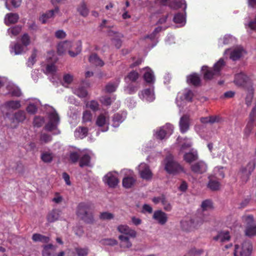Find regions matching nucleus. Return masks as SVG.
<instances>
[{"instance_id": "nucleus-1", "label": "nucleus", "mask_w": 256, "mask_h": 256, "mask_svg": "<svg viewBox=\"0 0 256 256\" xmlns=\"http://www.w3.org/2000/svg\"><path fill=\"white\" fill-rule=\"evenodd\" d=\"M82 50L81 43L79 42L66 40L58 45L57 50L59 54L68 52L70 56L74 57L78 54Z\"/></svg>"}, {"instance_id": "nucleus-2", "label": "nucleus", "mask_w": 256, "mask_h": 256, "mask_svg": "<svg viewBox=\"0 0 256 256\" xmlns=\"http://www.w3.org/2000/svg\"><path fill=\"white\" fill-rule=\"evenodd\" d=\"M76 215L86 223H93L94 218L92 204L89 202L80 203L76 208Z\"/></svg>"}, {"instance_id": "nucleus-3", "label": "nucleus", "mask_w": 256, "mask_h": 256, "mask_svg": "<svg viewBox=\"0 0 256 256\" xmlns=\"http://www.w3.org/2000/svg\"><path fill=\"white\" fill-rule=\"evenodd\" d=\"M225 63L224 60L220 58L216 62L213 68H208L207 66H203L202 70L204 75V80H210L215 77L218 76L220 74V72L224 67Z\"/></svg>"}, {"instance_id": "nucleus-4", "label": "nucleus", "mask_w": 256, "mask_h": 256, "mask_svg": "<svg viewBox=\"0 0 256 256\" xmlns=\"http://www.w3.org/2000/svg\"><path fill=\"white\" fill-rule=\"evenodd\" d=\"M164 169L168 174H174L184 172L183 167L171 155L168 156L164 160Z\"/></svg>"}, {"instance_id": "nucleus-5", "label": "nucleus", "mask_w": 256, "mask_h": 256, "mask_svg": "<svg viewBox=\"0 0 256 256\" xmlns=\"http://www.w3.org/2000/svg\"><path fill=\"white\" fill-rule=\"evenodd\" d=\"M252 250L251 243L248 241L244 242L240 246H235L234 252V256H250Z\"/></svg>"}, {"instance_id": "nucleus-6", "label": "nucleus", "mask_w": 256, "mask_h": 256, "mask_svg": "<svg viewBox=\"0 0 256 256\" xmlns=\"http://www.w3.org/2000/svg\"><path fill=\"white\" fill-rule=\"evenodd\" d=\"M48 118V121L45 126V129L50 132L56 130L60 122V118L56 111L52 110L49 112Z\"/></svg>"}, {"instance_id": "nucleus-7", "label": "nucleus", "mask_w": 256, "mask_h": 256, "mask_svg": "<svg viewBox=\"0 0 256 256\" xmlns=\"http://www.w3.org/2000/svg\"><path fill=\"white\" fill-rule=\"evenodd\" d=\"M204 220H199L198 218L194 220H184L180 222L181 227L185 231H190L200 226Z\"/></svg>"}, {"instance_id": "nucleus-8", "label": "nucleus", "mask_w": 256, "mask_h": 256, "mask_svg": "<svg viewBox=\"0 0 256 256\" xmlns=\"http://www.w3.org/2000/svg\"><path fill=\"white\" fill-rule=\"evenodd\" d=\"M138 170L139 174L142 179L150 180L152 178V173L149 166L146 164H140L138 167Z\"/></svg>"}, {"instance_id": "nucleus-9", "label": "nucleus", "mask_w": 256, "mask_h": 256, "mask_svg": "<svg viewBox=\"0 0 256 256\" xmlns=\"http://www.w3.org/2000/svg\"><path fill=\"white\" fill-rule=\"evenodd\" d=\"M103 180L110 188H115L119 182L116 174L112 172L108 173L104 176Z\"/></svg>"}, {"instance_id": "nucleus-10", "label": "nucleus", "mask_w": 256, "mask_h": 256, "mask_svg": "<svg viewBox=\"0 0 256 256\" xmlns=\"http://www.w3.org/2000/svg\"><path fill=\"white\" fill-rule=\"evenodd\" d=\"M208 166L205 162L202 160L198 161L190 166L191 170L197 174H202L207 170Z\"/></svg>"}, {"instance_id": "nucleus-11", "label": "nucleus", "mask_w": 256, "mask_h": 256, "mask_svg": "<svg viewBox=\"0 0 256 256\" xmlns=\"http://www.w3.org/2000/svg\"><path fill=\"white\" fill-rule=\"evenodd\" d=\"M174 130L172 125L167 124L156 132V136L160 140L164 139L166 135H170L172 134Z\"/></svg>"}, {"instance_id": "nucleus-12", "label": "nucleus", "mask_w": 256, "mask_h": 256, "mask_svg": "<svg viewBox=\"0 0 256 256\" xmlns=\"http://www.w3.org/2000/svg\"><path fill=\"white\" fill-rule=\"evenodd\" d=\"M117 230L122 234L129 236L132 238H135L137 235L136 232L126 224H120L118 226Z\"/></svg>"}, {"instance_id": "nucleus-13", "label": "nucleus", "mask_w": 256, "mask_h": 256, "mask_svg": "<svg viewBox=\"0 0 256 256\" xmlns=\"http://www.w3.org/2000/svg\"><path fill=\"white\" fill-rule=\"evenodd\" d=\"M152 218L160 225H164L168 220V214L160 210L154 212Z\"/></svg>"}, {"instance_id": "nucleus-14", "label": "nucleus", "mask_w": 256, "mask_h": 256, "mask_svg": "<svg viewBox=\"0 0 256 256\" xmlns=\"http://www.w3.org/2000/svg\"><path fill=\"white\" fill-rule=\"evenodd\" d=\"M250 82V78L244 73L241 72L236 74L234 83L238 86H244L246 84Z\"/></svg>"}, {"instance_id": "nucleus-15", "label": "nucleus", "mask_w": 256, "mask_h": 256, "mask_svg": "<svg viewBox=\"0 0 256 256\" xmlns=\"http://www.w3.org/2000/svg\"><path fill=\"white\" fill-rule=\"evenodd\" d=\"M190 119L188 115L185 114L182 116L179 122L180 130L182 133L187 132L190 128Z\"/></svg>"}, {"instance_id": "nucleus-16", "label": "nucleus", "mask_w": 256, "mask_h": 256, "mask_svg": "<svg viewBox=\"0 0 256 256\" xmlns=\"http://www.w3.org/2000/svg\"><path fill=\"white\" fill-rule=\"evenodd\" d=\"M76 11L78 14L84 17H87L90 13V9L86 2L84 1L81 2L76 7Z\"/></svg>"}, {"instance_id": "nucleus-17", "label": "nucleus", "mask_w": 256, "mask_h": 256, "mask_svg": "<svg viewBox=\"0 0 256 256\" xmlns=\"http://www.w3.org/2000/svg\"><path fill=\"white\" fill-rule=\"evenodd\" d=\"M140 97L147 102H152L154 99V93L152 89L146 88L139 94Z\"/></svg>"}, {"instance_id": "nucleus-18", "label": "nucleus", "mask_w": 256, "mask_h": 256, "mask_svg": "<svg viewBox=\"0 0 256 256\" xmlns=\"http://www.w3.org/2000/svg\"><path fill=\"white\" fill-rule=\"evenodd\" d=\"M184 160L187 163L190 164L198 158V155L196 150H192L190 152L184 154L183 156Z\"/></svg>"}, {"instance_id": "nucleus-19", "label": "nucleus", "mask_w": 256, "mask_h": 256, "mask_svg": "<svg viewBox=\"0 0 256 256\" xmlns=\"http://www.w3.org/2000/svg\"><path fill=\"white\" fill-rule=\"evenodd\" d=\"M59 12V8L56 6L54 9L49 10L46 14H43L40 18V20L42 24L46 23L48 18L54 17L56 14Z\"/></svg>"}, {"instance_id": "nucleus-20", "label": "nucleus", "mask_w": 256, "mask_h": 256, "mask_svg": "<svg viewBox=\"0 0 256 256\" xmlns=\"http://www.w3.org/2000/svg\"><path fill=\"white\" fill-rule=\"evenodd\" d=\"M129 236L124 234H120L118 238L120 241V248H129L132 246V243L130 240Z\"/></svg>"}, {"instance_id": "nucleus-21", "label": "nucleus", "mask_w": 256, "mask_h": 256, "mask_svg": "<svg viewBox=\"0 0 256 256\" xmlns=\"http://www.w3.org/2000/svg\"><path fill=\"white\" fill-rule=\"evenodd\" d=\"M62 212L58 209H54L48 212L46 218L49 222H54L59 220Z\"/></svg>"}, {"instance_id": "nucleus-22", "label": "nucleus", "mask_w": 256, "mask_h": 256, "mask_svg": "<svg viewBox=\"0 0 256 256\" xmlns=\"http://www.w3.org/2000/svg\"><path fill=\"white\" fill-rule=\"evenodd\" d=\"M230 236L228 231H222L219 232L217 236L214 237L213 239L220 242H225L230 240Z\"/></svg>"}, {"instance_id": "nucleus-23", "label": "nucleus", "mask_w": 256, "mask_h": 256, "mask_svg": "<svg viewBox=\"0 0 256 256\" xmlns=\"http://www.w3.org/2000/svg\"><path fill=\"white\" fill-rule=\"evenodd\" d=\"M19 19V16L16 13L7 14L4 17V23L6 25L9 26L11 24L16 23Z\"/></svg>"}, {"instance_id": "nucleus-24", "label": "nucleus", "mask_w": 256, "mask_h": 256, "mask_svg": "<svg viewBox=\"0 0 256 256\" xmlns=\"http://www.w3.org/2000/svg\"><path fill=\"white\" fill-rule=\"evenodd\" d=\"M208 178V187L212 190H218L220 186L218 181L220 179L216 178L212 176H210Z\"/></svg>"}, {"instance_id": "nucleus-25", "label": "nucleus", "mask_w": 256, "mask_h": 256, "mask_svg": "<svg viewBox=\"0 0 256 256\" xmlns=\"http://www.w3.org/2000/svg\"><path fill=\"white\" fill-rule=\"evenodd\" d=\"M256 164L254 161H251L248 162L247 166L242 170L243 176H246V180L248 176L251 174L255 168Z\"/></svg>"}, {"instance_id": "nucleus-26", "label": "nucleus", "mask_w": 256, "mask_h": 256, "mask_svg": "<svg viewBox=\"0 0 256 256\" xmlns=\"http://www.w3.org/2000/svg\"><path fill=\"white\" fill-rule=\"evenodd\" d=\"M244 52V50L242 47H238L232 50L230 53V58L233 60H238Z\"/></svg>"}, {"instance_id": "nucleus-27", "label": "nucleus", "mask_w": 256, "mask_h": 256, "mask_svg": "<svg viewBox=\"0 0 256 256\" xmlns=\"http://www.w3.org/2000/svg\"><path fill=\"white\" fill-rule=\"evenodd\" d=\"M200 120L201 122L203 124H214V122H221L222 118L218 116H210L201 118Z\"/></svg>"}, {"instance_id": "nucleus-28", "label": "nucleus", "mask_w": 256, "mask_h": 256, "mask_svg": "<svg viewBox=\"0 0 256 256\" xmlns=\"http://www.w3.org/2000/svg\"><path fill=\"white\" fill-rule=\"evenodd\" d=\"M187 82L194 86H198L200 84V78L196 74H193L187 77Z\"/></svg>"}, {"instance_id": "nucleus-29", "label": "nucleus", "mask_w": 256, "mask_h": 256, "mask_svg": "<svg viewBox=\"0 0 256 256\" xmlns=\"http://www.w3.org/2000/svg\"><path fill=\"white\" fill-rule=\"evenodd\" d=\"M80 166L84 167V166H92L90 164V157L88 154H85L80 157Z\"/></svg>"}, {"instance_id": "nucleus-30", "label": "nucleus", "mask_w": 256, "mask_h": 256, "mask_svg": "<svg viewBox=\"0 0 256 256\" xmlns=\"http://www.w3.org/2000/svg\"><path fill=\"white\" fill-rule=\"evenodd\" d=\"M88 132V128L80 126L74 132V136L77 138H82L87 136Z\"/></svg>"}, {"instance_id": "nucleus-31", "label": "nucleus", "mask_w": 256, "mask_h": 256, "mask_svg": "<svg viewBox=\"0 0 256 256\" xmlns=\"http://www.w3.org/2000/svg\"><path fill=\"white\" fill-rule=\"evenodd\" d=\"M54 154L50 152H43L41 154L40 158L45 163H50L54 158Z\"/></svg>"}, {"instance_id": "nucleus-32", "label": "nucleus", "mask_w": 256, "mask_h": 256, "mask_svg": "<svg viewBox=\"0 0 256 256\" xmlns=\"http://www.w3.org/2000/svg\"><path fill=\"white\" fill-rule=\"evenodd\" d=\"M144 80L146 82L153 83L154 81V76L153 72L150 68H146L144 75Z\"/></svg>"}, {"instance_id": "nucleus-33", "label": "nucleus", "mask_w": 256, "mask_h": 256, "mask_svg": "<svg viewBox=\"0 0 256 256\" xmlns=\"http://www.w3.org/2000/svg\"><path fill=\"white\" fill-rule=\"evenodd\" d=\"M89 61L96 66H102L104 65V62L96 54H92L89 58Z\"/></svg>"}, {"instance_id": "nucleus-34", "label": "nucleus", "mask_w": 256, "mask_h": 256, "mask_svg": "<svg viewBox=\"0 0 256 256\" xmlns=\"http://www.w3.org/2000/svg\"><path fill=\"white\" fill-rule=\"evenodd\" d=\"M136 182V180L132 176H126L123 178L122 186L126 188H131Z\"/></svg>"}, {"instance_id": "nucleus-35", "label": "nucleus", "mask_w": 256, "mask_h": 256, "mask_svg": "<svg viewBox=\"0 0 256 256\" xmlns=\"http://www.w3.org/2000/svg\"><path fill=\"white\" fill-rule=\"evenodd\" d=\"M32 240L34 242H40L44 243H48L50 241L49 237L39 234H34L32 236Z\"/></svg>"}, {"instance_id": "nucleus-36", "label": "nucleus", "mask_w": 256, "mask_h": 256, "mask_svg": "<svg viewBox=\"0 0 256 256\" xmlns=\"http://www.w3.org/2000/svg\"><path fill=\"white\" fill-rule=\"evenodd\" d=\"M78 256H87L90 252V249L88 247H76L74 248Z\"/></svg>"}, {"instance_id": "nucleus-37", "label": "nucleus", "mask_w": 256, "mask_h": 256, "mask_svg": "<svg viewBox=\"0 0 256 256\" xmlns=\"http://www.w3.org/2000/svg\"><path fill=\"white\" fill-rule=\"evenodd\" d=\"M24 46L20 44L16 43L11 46V52H14L16 55L20 54L24 52Z\"/></svg>"}, {"instance_id": "nucleus-38", "label": "nucleus", "mask_w": 256, "mask_h": 256, "mask_svg": "<svg viewBox=\"0 0 256 256\" xmlns=\"http://www.w3.org/2000/svg\"><path fill=\"white\" fill-rule=\"evenodd\" d=\"M108 121V116L106 114H101L97 118L96 120V124L102 127L106 124Z\"/></svg>"}, {"instance_id": "nucleus-39", "label": "nucleus", "mask_w": 256, "mask_h": 256, "mask_svg": "<svg viewBox=\"0 0 256 256\" xmlns=\"http://www.w3.org/2000/svg\"><path fill=\"white\" fill-rule=\"evenodd\" d=\"M126 118V114H116L114 116L113 122L114 126H118L120 123L122 122Z\"/></svg>"}, {"instance_id": "nucleus-40", "label": "nucleus", "mask_w": 256, "mask_h": 256, "mask_svg": "<svg viewBox=\"0 0 256 256\" xmlns=\"http://www.w3.org/2000/svg\"><path fill=\"white\" fill-rule=\"evenodd\" d=\"M74 76L70 74H66L64 75L63 76V81L62 82V84L66 88H68V86L73 81Z\"/></svg>"}, {"instance_id": "nucleus-41", "label": "nucleus", "mask_w": 256, "mask_h": 256, "mask_svg": "<svg viewBox=\"0 0 256 256\" xmlns=\"http://www.w3.org/2000/svg\"><path fill=\"white\" fill-rule=\"evenodd\" d=\"M218 179H221L224 178V173L223 170V168L220 166L216 167L214 170V175H212Z\"/></svg>"}, {"instance_id": "nucleus-42", "label": "nucleus", "mask_w": 256, "mask_h": 256, "mask_svg": "<svg viewBox=\"0 0 256 256\" xmlns=\"http://www.w3.org/2000/svg\"><path fill=\"white\" fill-rule=\"evenodd\" d=\"M22 30V27L20 26H16L13 27H11L8 30V32L10 36H16Z\"/></svg>"}, {"instance_id": "nucleus-43", "label": "nucleus", "mask_w": 256, "mask_h": 256, "mask_svg": "<svg viewBox=\"0 0 256 256\" xmlns=\"http://www.w3.org/2000/svg\"><path fill=\"white\" fill-rule=\"evenodd\" d=\"M246 234L248 236L256 235V225L247 226L245 230Z\"/></svg>"}, {"instance_id": "nucleus-44", "label": "nucleus", "mask_w": 256, "mask_h": 256, "mask_svg": "<svg viewBox=\"0 0 256 256\" xmlns=\"http://www.w3.org/2000/svg\"><path fill=\"white\" fill-rule=\"evenodd\" d=\"M74 93L80 98H84L88 94L86 88L82 86L79 87L74 90Z\"/></svg>"}, {"instance_id": "nucleus-45", "label": "nucleus", "mask_w": 256, "mask_h": 256, "mask_svg": "<svg viewBox=\"0 0 256 256\" xmlns=\"http://www.w3.org/2000/svg\"><path fill=\"white\" fill-rule=\"evenodd\" d=\"M120 82V80H118L116 82H110L106 86V90L107 92H114Z\"/></svg>"}, {"instance_id": "nucleus-46", "label": "nucleus", "mask_w": 256, "mask_h": 256, "mask_svg": "<svg viewBox=\"0 0 256 256\" xmlns=\"http://www.w3.org/2000/svg\"><path fill=\"white\" fill-rule=\"evenodd\" d=\"M25 119L26 114L24 111L20 110L14 114V120L18 122H22Z\"/></svg>"}, {"instance_id": "nucleus-47", "label": "nucleus", "mask_w": 256, "mask_h": 256, "mask_svg": "<svg viewBox=\"0 0 256 256\" xmlns=\"http://www.w3.org/2000/svg\"><path fill=\"white\" fill-rule=\"evenodd\" d=\"M174 22L180 24H184L185 23V18L182 14H177L174 18Z\"/></svg>"}, {"instance_id": "nucleus-48", "label": "nucleus", "mask_w": 256, "mask_h": 256, "mask_svg": "<svg viewBox=\"0 0 256 256\" xmlns=\"http://www.w3.org/2000/svg\"><path fill=\"white\" fill-rule=\"evenodd\" d=\"M139 74L138 72L136 71H132L130 72L126 77V80L128 79L131 82H135L138 78Z\"/></svg>"}, {"instance_id": "nucleus-49", "label": "nucleus", "mask_w": 256, "mask_h": 256, "mask_svg": "<svg viewBox=\"0 0 256 256\" xmlns=\"http://www.w3.org/2000/svg\"><path fill=\"white\" fill-rule=\"evenodd\" d=\"M114 218V214L108 212H102L100 215V218L102 220H110Z\"/></svg>"}, {"instance_id": "nucleus-50", "label": "nucleus", "mask_w": 256, "mask_h": 256, "mask_svg": "<svg viewBox=\"0 0 256 256\" xmlns=\"http://www.w3.org/2000/svg\"><path fill=\"white\" fill-rule=\"evenodd\" d=\"M6 106L12 109H18L20 106V104L19 101L18 100H11L6 102Z\"/></svg>"}, {"instance_id": "nucleus-51", "label": "nucleus", "mask_w": 256, "mask_h": 256, "mask_svg": "<svg viewBox=\"0 0 256 256\" xmlns=\"http://www.w3.org/2000/svg\"><path fill=\"white\" fill-rule=\"evenodd\" d=\"M202 210H208L212 208V203L210 200H206L204 201L201 205Z\"/></svg>"}, {"instance_id": "nucleus-52", "label": "nucleus", "mask_w": 256, "mask_h": 256, "mask_svg": "<svg viewBox=\"0 0 256 256\" xmlns=\"http://www.w3.org/2000/svg\"><path fill=\"white\" fill-rule=\"evenodd\" d=\"M21 41L22 45L27 46L30 43V37L28 34H24L21 38Z\"/></svg>"}, {"instance_id": "nucleus-53", "label": "nucleus", "mask_w": 256, "mask_h": 256, "mask_svg": "<svg viewBox=\"0 0 256 256\" xmlns=\"http://www.w3.org/2000/svg\"><path fill=\"white\" fill-rule=\"evenodd\" d=\"M161 203L162 204L164 209L168 212L172 210V206L170 202H168V200L166 198L165 196H164Z\"/></svg>"}, {"instance_id": "nucleus-54", "label": "nucleus", "mask_w": 256, "mask_h": 256, "mask_svg": "<svg viewBox=\"0 0 256 256\" xmlns=\"http://www.w3.org/2000/svg\"><path fill=\"white\" fill-rule=\"evenodd\" d=\"M92 120V114L89 111L86 110L83 113L82 122H90Z\"/></svg>"}, {"instance_id": "nucleus-55", "label": "nucleus", "mask_w": 256, "mask_h": 256, "mask_svg": "<svg viewBox=\"0 0 256 256\" xmlns=\"http://www.w3.org/2000/svg\"><path fill=\"white\" fill-rule=\"evenodd\" d=\"M184 98L186 100L191 102L194 96L192 92L190 90H186L184 92Z\"/></svg>"}, {"instance_id": "nucleus-56", "label": "nucleus", "mask_w": 256, "mask_h": 256, "mask_svg": "<svg viewBox=\"0 0 256 256\" xmlns=\"http://www.w3.org/2000/svg\"><path fill=\"white\" fill-rule=\"evenodd\" d=\"M8 90L12 96L18 97L22 94L20 90L18 88H13L12 89L8 88Z\"/></svg>"}, {"instance_id": "nucleus-57", "label": "nucleus", "mask_w": 256, "mask_h": 256, "mask_svg": "<svg viewBox=\"0 0 256 256\" xmlns=\"http://www.w3.org/2000/svg\"><path fill=\"white\" fill-rule=\"evenodd\" d=\"M138 88L136 86H134L132 84H129L124 90L125 92L128 94H132L136 92Z\"/></svg>"}, {"instance_id": "nucleus-58", "label": "nucleus", "mask_w": 256, "mask_h": 256, "mask_svg": "<svg viewBox=\"0 0 256 256\" xmlns=\"http://www.w3.org/2000/svg\"><path fill=\"white\" fill-rule=\"evenodd\" d=\"M36 51H34L31 56L28 59L27 64L28 66H31L34 65L36 62Z\"/></svg>"}, {"instance_id": "nucleus-59", "label": "nucleus", "mask_w": 256, "mask_h": 256, "mask_svg": "<svg viewBox=\"0 0 256 256\" xmlns=\"http://www.w3.org/2000/svg\"><path fill=\"white\" fill-rule=\"evenodd\" d=\"M86 106L94 111H96L98 109V102L95 100L90 101Z\"/></svg>"}, {"instance_id": "nucleus-60", "label": "nucleus", "mask_w": 256, "mask_h": 256, "mask_svg": "<svg viewBox=\"0 0 256 256\" xmlns=\"http://www.w3.org/2000/svg\"><path fill=\"white\" fill-rule=\"evenodd\" d=\"M44 122V118L40 116H36L34 120V124L35 126L40 127Z\"/></svg>"}, {"instance_id": "nucleus-61", "label": "nucleus", "mask_w": 256, "mask_h": 256, "mask_svg": "<svg viewBox=\"0 0 256 256\" xmlns=\"http://www.w3.org/2000/svg\"><path fill=\"white\" fill-rule=\"evenodd\" d=\"M103 244L108 246H115L118 244L116 240L113 238H106L102 240Z\"/></svg>"}, {"instance_id": "nucleus-62", "label": "nucleus", "mask_w": 256, "mask_h": 256, "mask_svg": "<svg viewBox=\"0 0 256 256\" xmlns=\"http://www.w3.org/2000/svg\"><path fill=\"white\" fill-rule=\"evenodd\" d=\"M57 256H76V254L74 252L73 250H68L66 251V252H60L58 254Z\"/></svg>"}, {"instance_id": "nucleus-63", "label": "nucleus", "mask_w": 256, "mask_h": 256, "mask_svg": "<svg viewBox=\"0 0 256 256\" xmlns=\"http://www.w3.org/2000/svg\"><path fill=\"white\" fill-rule=\"evenodd\" d=\"M243 220L246 224L247 226L254 225L253 224L254 218L252 216L249 215L243 216Z\"/></svg>"}, {"instance_id": "nucleus-64", "label": "nucleus", "mask_w": 256, "mask_h": 256, "mask_svg": "<svg viewBox=\"0 0 256 256\" xmlns=\"http://www.w3.org/2000/svg\"><path fill=\"white\" fill-rule=\"evenodd\" d=\"M40 140L42 142L47 143L52 140V138L50 135L46 134H42L40 136Z\"/></svg>"}]
</instances>
